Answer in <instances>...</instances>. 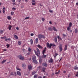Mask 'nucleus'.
<instances>
[{
  "label": "nucleus",
  "mask_w": 78,
  "mask_h": 78,
  "mask_svg": "<svg viewBox=\"0 0 78 78\" xmlns=\"http://www.w3.org/2000/svg\"><path fill=\"white\" fill-rule=\"evenodd\" d=\"M39 62L40 63V64H42V60H39Z\"/></svg>",
  "instance_id": "nucleus-43"
},
{
  "label": "nucleus",
  "mask_w": 78,
  "mask_h": 78,
  "mask_svg": "<svg viewBox=\"0 0 78 78\" xmlns=\"http://www.w3.org/2000/svg\"><path fill=\"white\" fill-rule=\"evenodd\" d=\"M5 9H6L4 7L2 9L3 13H5Z\"/></svg>",
  "instance_id": "nucleus-19"
},
{
  "label": "nucleus",
  "mask_w": 78,
  "mask_h": 78,
  "mask_svg": "<svg viewBox=\"0 0 78 78\" xmlns=\"http://www.w3.org/2000/svg\"><path fill=\"white\" fill-rule=\"evenodd\" d=\"M55 55L54 56V57L55 58H56V56H57V55H58V53H55Z\"/></svg>",
  "instance_id": "nucleus-30"
},
{
  "label": "nucleus",
  "mask_w": 78,
  "mask_h": 78,
  "mask_svg": "<svg viewBox=\"0 0 78 78\" xmlns=\"http://www.w3.org/2000/svg\"><path fill=\"white\" fill-rule=\"evenodd\" d=\"M6 46L7 48H9V45L8 44H7Z\"/></svg>",
  "instance_id": "nucleus-48"
},
{
  "label": "nucleus",
  "mask_w": 78,
  "mask_h": 78,
  "mask_svg": "<svg viewBox=\"0 0 78 78\" xmlns=\"http://www.w3.org/2000/svg\"><path fill=\"white\" fill-rule=\"evenodd\" d=\"M28 69L29 70H31L33 69V66L31 65H29L28 66Z\"/></svg>",
  "instance_id": "nucleus-6"
},
{
  "label": "nucleus",
  "mask_w": 78,
  "mask_h": 78,
  "mask_svg": "<svg viewBox=\"0 0 78 78\" xmlns=\"http://www.w3.org/2000/svg\"><path fill=\"white\" fill-rule=\"evenodd\" d=\"M60 72V70H58V72L57 73H55V74H58V73H59Z\"/></svg>",
  "instance_id": "nucleus-40"
},
{
  "label": "nucleus",
  "mask_w": 78,
  "mask_h": 78,
  "mask_svg": "<svg viewBox=\"0 0 78 78\" xmlns=\"http://www.w3.org/2000/svg\"><path fill=\"white\" fill-rule=\"evenodd\" d=\"M37 53H40V51L39 50V49L38 48H37Z\"/></svg>",
  "instance_id": "nucleus-28"
},
{
  "label": "nucleus",
  "mask_w": 78,
  "mask_h": 78,
  "mask_svg": "<svg viewBox=\"0 0 78 78\" xmlns=\"http://www.w3.org/2000/svg\"><path fill=\"white\" fill-rule=\"evenodd\" d=\"M13 72H12L11 73H10V75H13Z\"/></svg>",
  "instance_id": "nucleus-49"
},
{
  "label": "nucleus",
  "mask_w": 78,
  "mask_h": 78,
  "mask_svg": "<svg viewBox=\"0 0 78 78\" xmlns=\"http://www.w3.org/2000/svg\"><path fill=\"white\" fill-rule=\"evenodd\" d=\"M18 57L20 59H21V60H22L23 61L24 59V57H23L21 55H20L18 56Z\"/></svg>",
  "instance_id": "nucleus-3"
},
{
  "label": "nucleus",
  "mask_w": 78,
  "mask_h": 78,
  "mask_svg": "<svg viewBox=\"0 0 78 78\" xmlns=\"http://www.w3.org/2000/svg\"><path fill=\"white\" fill-rule=\"evenodd\" d=\"M6 36H5L4 37H1V39H5V38H6Z\"/></svg>",
  "instance_id": "nucleus-38"
},
{
  "label": "nucleus",
  "mask_w": 78,
  "mask_h": 78,
  "mask_svg": "<svg viewBox=\"0 0 78 78\" xmlns=\"http://www.w3.org/2000/svg\"><path fill=\"white\" fill-rule=\"evenodd\" d=\"M38 78H42V77L41 76H40L38 77Z\"/></svg>",
  "instance_id": "nucleus-64"
},
{
  "label": "nucleus",
  "mask_w": 78,
  "mask_h": 78,
  "mask_svg": "<svg viewBox=\"0 0 78 78\" xmlns=\"http://www.w3.org/2000/svg\"><path fill=\"white\" fill-rule=\"evenodd\" d=\"M7 19H8V20H11V17H10V16H8Z\"/></svg>",
  "instance_id": "nucleus-33"
},
{
  "label": "nucleus",
  "mask_w": 78,
  "mask_h": 78,
  "mask_svg": "<svg viewBox=\"0 0 78 78\" xmlns=\"http://www.w3.org/2000/svg\"><path fill=\"white\" fill-rule=\"evenodd\" d=\"M48 30L49 31H52V29H51V27H49L48 28Z\"/></svg>",
  "instance_id": "nucleus-31"
},
{
  "label": "nucleus",
  "mask_w": 78,
  "mask_h": 78,
  "mask_svg": "<svg viewBox=\"0 0 78 78\" xmlns=\"http://www.w3.org/2000/svg\"><path fill=\"white\" fill-rule=\"evenodd\" d=\"M53 30L54 31H58V30L56 29V27H53Z\"/></svg>",
  "instance_id": "nucleus-17"
},
{
  "label": "nucleus",
  "mask_w": 78,
  "mask_h": 78,
  "mask_svg": "<svg viewBox=\"0 0 78 78\" xmlns=\"http://www.w3.org/2000/svg\"><path fill=\"white\" fill-rule=\"evenodd\" d=\"M72 25V24L71 23H69V26L67 28V30L68 31H69V30L70 29V28H71Z\"/></svg>",
  "instance_id": "nucleus-4"
},
{
  "label": "nucleus",
  "mask_w": 78,
  "mask_h": 78,
  "mask_svg": "<svg viewBox=\"0 0 78 78\" xmlns=\"http://www.w3.org/2000/svg\"><path fill=\"white\" fill-rule=\"evenodd\" d=\"M37 47H38V48H41V49H42V48H43V47L40 46V45L39 44H38L37 46Z\"/></svg>",
  "instance_id": "nucleus-13"
},
{
  "label": "nucleus",
  "mask_w": 78,
  "mask_h": 78,
  "mask_svg": "<svg viewBox=\"0 0 78 78\" xmlns=\"http://www.w3.org/2000/svg\"><path fill=\"white\" fill-rule=\"evenodd\" d=\"M14 37L16 39H19V37L17 36L16 35L14 34L13 35Z\"/></svg>",
  "instance_id": "nucleus-11"
},
{
  "label": "nucleus",
  "mask_w": 78,
  "mask_h": 78,
  "mask_svg": "<svg viewBox=\"0 0 78 78\" xmlns=\"http://www.w3.org/2000/svg\"><path fill=\"white\" fill-rule=\"evenodd\" d=\"M11 28H12V26L11 25H9L8 27L9 30H11Z\"/></svg>",
  "instance_id": "nucleus-18"
},
{
  "label": "nucleus",
  "mask_w": 78,
  "mask_h": 78,
  "mask_svg": "<svg viewBox=\"0 0 78 78\" xmlns=\"http://www.w3.org/2000/svg\"><path fill=\"white\" fill-rule=\"evenodd\" d=\"M12 10H13V9L14 10H16V8H12Z\"/></svg>",
  "instance_id": "nucleus-59"
},
{
  "label": "nucleus",
  "mask_w": 78,
  "mask_h": 78,
  "mask_svg": "<svg viewBox=\"0 0 78 78\" xmlns=\"http://www.w3.org/2000/svg\"><path fill=\"white\" fill-rule=\"evenodd\" d=\"M30 36H34V34L33 33H32L30 34Z\"/></svg>",
  "instance_id": "nucleus-47"
},
{
  "label": "nucleus",
  "mask_w": 78,
  "mask_h": 78,
  "mask_svg": "<svg viewBox=\"0 0 78 78\" xmlns=\"http://www.w3.org/2000/svg\"><path fill=\"white\" fill-rule=\"evenodd\" d=\"M34 52H35V53H36L37 52V51H36V50H34Z\"/></svg>",
  "instance_id": "nucleus-61"
},
{
  "label": "nucleus",
  "mask_w": 78,
  "mask_h": 78,
  "mask_svg": "<svg viewBox=\"0 0 78 78\" xmlns=\"http://www.w3.org/2000/svg\"><path fill=\"white\" fill-rule=\"evenodd\" d=\"M30 44L32 45V44L33 43V40L32 39H31L30 40Z\"/></svg>",
  "instance_id": "nucleus-26"
},
{
  "label": "nucleus",
  "mask_w": 78,
  "mask_h": 78,
  "mask_svg": "<svg viewBox=\"0 0 78 78\" xmlns=\"http://www.w3.org/2000/svg\"><path fill=\"white\" fill-rule=\"evenodd\" d=\"M16 73L18 75L21 76V73H20V72L19 71H17Z\"/></svg>",
  "instance_id": "nucleus-10"
},
{
  "label": "nucleus",
  "mask_w": 78,
  "mask_h": 78,
  "mask_svg": "<svg viewBox=\"0 0 78 78\" xmlns=\"http://www.w3.org/2000/svg\"><path fill=\"white\" fill-rule=\"evenodd\" d=\"M33 61H34V62L35 64H37V60H34Z\"/></svg>",
  "instance_id": "nucleus-16"
},
{
  "label": "nucleus",
  "mask_w": 78,
  "mask_h": 78,
  "mask_svg": "<svg viewBox=\"0 0 78 78\" xmlns=\"http://www.w3.org/2000/svg\"><path fill=\"white\" fill-rule=\"evenodd\" d=\"M16 69L17 70H20V71L21 70V69H20L17 66L16 67Z\"/></svg>",
  "instance_id": "nucleus-36"
},
{
  "label": "nucleus",
  "mask_w": 78,
  "mask_h": 78,
  "mask_svg": "<svg viewBox=\"0 0 78 78\" xmlns=\"http://www.w3.org/2000/svg\"><path fill=\"white\" fill-rule=\"evenodd\" d=\"M48 62L49 63H53V60L51 58H50V60H49Z\"/></svg>",
  "instance_id": "nucleus-7"
},
{
  "label": "nucleus",
  "mask_w": 78,
  "mask_h": 78,
  "mask_svg": "<svg viewBox=\"0 0 78 78\" xmlns=\"http://www.w3.org/2000/svg\"><path fill=\"white\" fill-rule=\"evenodd\" d=\"M59 47L60 50L59 52H61V51H62V44H60L59 46Z\"/></svg>",
  "instance_id": "nucleus-5"
},
{
  "label": "nucleus",
  "mask_w": 78,
  "mask_h": 78,
  "mask_svg": "<svg viewBox=\"0 0 78 78\" xmlns=\"http://www.w3.org/2000/svg\"><path fill=\"white\" fill-rule=\"evenodd\" d=\"M71 48H72V49H74V46H72L71 47Z\"/></svg>",
  "instance_id": "nucleus-56"
},
{
  "label": "nucleus",
  "mask_w": 78,
  "mask_h": 78,
  "mask_svg": "<svg viewBox=\"0 0 78 78\" xmlns=\"http://www.w3.org/2000/svg\"><path fill=\"white\" fill-rule=\"evenodd\" d=\"M32 60L33 61L34 60H35V59H36V56H35V55H34L32 56Z\"/></svg>",
  "instance_id": "nucleus-9"
},
{
  "label": "nucleus",
  "mask_w": 78,
  "mask_h": 78,
  "mask_svg": "<svg viewBox=\"0 0 78 78\" xmlns=\"http://www.w3.org/2000/svg\"><path fill=\"white\" fill-rule=\"evenodd\" d=\"M23 52H24V53H25L26 52V50H25V49H23Z\"/></svg>",
  "instance_id": "nucleus-39"
},
{
  "label": "nucleus",
  "mask_w": 78,
  "mask_h": 78,
  "mask_svg": "<svg viewBox=\"0 0 78 78\" xmlns=\"http://www.w3.org/2000/svg\"><path fill=\"white\" fill-rule=\"evenodd\" d=\"M29 18H30V17L29 16L26 17L24 19V20H26V19H29Z\"/></svg>",
  "instance_id": "nucleus-37"
},
{
  "label": "nucleus",
  "mask_w": 78,
  "mask_h": 78,
  "mask_svg": "<svg viewBox=\"0 0 78 78\" xmlns=\"http://www.w3.org/2000/svg\"><path fill=\"white\" fill-rule=\"evenodd\" d=\"M35 55L37 56H39V55H38V53L37 52L35 53Z\"/></svg>",
  "instance_id": "nucleus-42"
},
{
  "label": "nucleus",
  "mask_w": 78,
  "mask_h": 78,
  "mask_svg": "<svg viewBox=\"0 0 78 78\" xmlns=\"http://www.w3.org/2000/svg\"><path fill=\"white\" fill-rule=\"evenodd\" d=\"M76 76L78 77V71L77 72L76 74Z\"/></svg>",
  "instance_id": "nucleus-52"
},
{
  "label": "nucleus",
  "mask_w": 78,
  "mask_h": 78,
  "mask_svg": "<svg viewBox=\"0 0 78 78\" xmlns=\"http://www.w3.org/2000/svg\"><path fill=\"white\" fill-rule=\"evenodd\" d=\"M45 20V18H42L41 19V20H42L43 22H44V20Z\"/></svg>",
  "instance_id": "nucleus-35"
},
{
  "label": "nucleus",
  "mask_w": 78,
  "mask_h": 78,
  "mask_svg": "<svg viewBox=\"0 0 78 78\" xmlns=\"http://www.w3.org/2000/svg\"><path fill=\"white\" fill-rule=\"evenodd\" d=\"M46 45H47V47L48 48H51V46H52V44H49V43H47L46 44Z\"/></svg>",
  "instance_id": "nucleus-2"
},
{
  "label": "nucleus",
  "mask_w": 78,
  "mask_h": 78,
  "mask_svg": "<svg viewBox=\"0 0 78 78\" xmlns=\"http://www.w3.org/2000/svg\"><path fill=\"white\" fill-rule=\"evenodd\" d=\"M16 29L17 30H19V27H16Z\"/></svg>",
  "instance_id": "nucleus-57"
},
{
  "label": "nucleus",
  "mask_w": 78,
  "mask_h": 78,
  "mask_svg": "<svg viewBox=\"0 0 78 78\" xmlns=\"http://www.w3.org/2000/svg\"><path fill=\"white\" fill-rule=\"evenodd\" d=\"M63 73H66V71H63Z\"/></svg>",
  "instance_id": "nucleus-63"
},
{
  "label": "nucleus",
  "mask_w": 78,
  "mask_h": 78,
  "mask_svg": "<svg viewBox=\"0 0 78 78\" xmlns=\"http://www.w3.org/2000/svg\"><path fill=\"white\" fill-rule=\"evenodd\" d=\"M28 51H29V52H31V49L29 47L28 48Z\"/></svg>",
  "instance_id": "nucleus-29"
},
{
  "label": "nucleus",
  "mask_w": 78,
  "mask_h": 78,
  "mask_svg": "<svg viewBox=\"0 0 78 78\" xmlns=\"http://www.w3.org/2000/svg\"><path fill=\"white\" fill-rule=\"evenodd\" d=\"M52 46H53V47H55L56 46V45L54 44H52Z\"/></svg>",
  "instance_id": "nucleus-51"
},
{
  "label": "nucleus",
  "mask_w": 78,
  "mask_h": 78,
  "mask_svg": "<svg viewBox=\"0 0 78 78\" xmlns=\"http://www.w3.org/2000/svg\"><path fill=\"white\" fill-rule=\"evenodd\" d=\"M18 44L19 45H21V41H19L18 42Z\"/></svg>",
  "instance_id": "nucleus-24"
},
{
  "label": "nucleus",
  "mask_w": 78,
  "mask_h": 78,
  "mask_svg": "<svg viewBox=\"0 0 78 78\" xmlns=\"http://www.w3.org/2000/svg\"><path fill=\"white\" fill-rule=\"evenodd\" d=\"M75 33H78V29L76 28L75 30Z\"/></svg>",
  "instance_id": "nucleus-32"
},
{
  "label": "nucleus",
  "mask_w": 78,
  "mask_h": 78,
  "mask_svg": "<svg viewBox=\"0 0 78 78\" xmlns=\"http://www.w3.org/2000/svg\"><path fill=\"white\" fill-rule=\"evenodd\" d=\"M32 5H36V3H35V2L32 3Z\"/></svg>",
  "instance_id": "nucleus-45"
},
{
  "label": "nucleus",
  "mask_w": 78,
  "mask_h": 78,
  "mask_svg": "<svg viewBox=\"0 0 78 78\" xmlns=\"http://www.w3.org/2000/svg\"><path fill=\"white\" fill-rule=\"evenodd\" d=\"M49 11L50 12H51V13L53 12V10H49Z\"/></svg>",
  "instance_id": "nucleus-53"
},
{
  "label": "nucleus",
  "mask_w": 78,
  "mask_h": 78,
  "mask_svg": "<svg viewBox=\"0 0 78 78\" xmlns=\"http://www.w3.org/2000/svg\"><path fill=\"white\" fill-rule=\"evenodd\" d=\"M62 36H63V37H66V35L64 34H62Z\"/></svg>",
  "instance_id": "nucleus-44"
},
{
  "label": "nucleus",
  "mask_w": 78,
  "mask_h": 78,
  "mask_svg": "<svg viewBox=\"0 0 78 78\" xmlns=\"http://www.w3.org/2000/svg\"><path fill=\"white\" fill-rule=\"evenodd\" d=\"M6 60H3L2 62V64H4V63H5V62H6Z\"/></svg>",
  "instance_id": "nucleus-27"
},
{
  "label": "nucleus",
  "mask_w": 78,
  "mask_h": 78,
  "mask_svg": "<svg viewBox=\"0 0 78 78\" xmlns=\"http://www.w3.org/2000/svg\"><path fill=\"white\" fill-rule=\"evenodd\" d=\"M57 37L58 38V39H59V38H60V37L59 36H58Z\"/></svg>",
  "instance_id": "nucleus-58"
},
{
  "label": "nucleus",
  "mask_w": 78,
  "mask_h": 78,
  "mask_svg": "<svg viewBox=\"0 0 78 78\" xmlns=\"http://www.w3.org/2000/svg\"><path fill=\"white\" fill-rule=\"evenodd\" d=\"M67 45H65V47L64 48V50H66L67 49Z\"/></svg>",
  "instance_id": "nucleus-23"
},
{
  "label": "nucleus",
  "mask_w": 78,
  "mask_h": 78,
  "mask_svg": "<svg viewBox=\"0 0 78 78\" xmlns=\"http://www.w3.org/2000/svg\"><path fill=\"white\" fill-rule=\"evenodd\" d=\"M38 37L39 39H41V38H43V39H45V37L44 35H42L41 34H40L38 35Z\"/></svg>",
  "instance_id": "nucleus-1"
},
{
  "label": "nucleus",
  "mask_w": 78,
  "mask_h": 78,
  "mask_svg": "<svg viewBox=\"0 0 78 78\" xmlns=\"http://www.w3.org/2000/svg\"><path fill=\"white\" fill-rule=\"evenodd\" d=\"M32 2H33V3H36V1L35 0H32Z\"/></svg>",
  "instance_id": "nucleus-46"
},
{
  "label": "nucleus",
  "mask_w": 78,
  "mask_h": 78,
  "mask_svg": "<svg viewBox=\"0 0 78 78\" xmlns=\"http://www.w3.org/2000/svg\"><path fill=\"white\" fill-rule=\"evenodd\" d=\"M43 55L42 56L43 58H46V57H47V55H44V54H43Z\"/></svg>",
  "instance_id": "nucleus-20"
},
{
  "label": "nucleus",
  "mask_w": 78,
  "mask_h": 78,
  "mask_svg": "<svg viewBox=\"0 0 78 78\" xmlns=\"http://www.w3.org/2000/svg\"><path fill=\"white\" fill-rule=\"evenodd\" d=\"M37 75L35 74L34 76V78H37Z\"/></svg>",
  "instance_id": "nucleus-34"
},
{
  "label": "nucleus",
  "mask_w": 78,
  "mask_h": 78,
  "mask_svg": "<svg viewBox=\"0 0 78 78\" xmlns=\"http://www.w3.org/2000/svg\"><path fill=\"white\" fill-rule=\"evenodd\" d=\"M43 65L45 67H47V64L45 62L44 63H43Z\"/></svg>",
  "instance_id": "nucleus-25"
},
{
  "label": "nucleus",
  "mask_w": 78,
  "mask_h": 78,
  "mask_svg": "<svg viewBox=\"0 0 78 78\" xmlns=\"http://www.w3.org/2000/svg\"><path fill=\"white\" fill-rule=\"evenodd\" d=\"M55 42H57V38L56 37L55 38Z\"/></svg>",
  "instance_id": "nucleus-55"
},
{
  "label": "nucleus",
  "mask_w": 78,
  "mask_h": 78,
  "mask_svg": "<svg viewBox=\"0 0 78 78\" xmlns=\"http://www.w3.org/2000/svg\"><path fill=\"white\" fill-rule=\"evenodd\" d=\"M49 23L50 24H52V23H51V21H49Z\"/></svg>",
  "instance_id": "nucleus-62"
},
{
  "label": "nucleus",
  "mask_w": 78,
  "mask_h": 78,
  "mask_svg": "<svg viewBox=\"0 0 78 78\" xmlns=\"http://www.w3.org/2000/svg\"><path fill=\"white\" fill-rule=\"evenodd\" d=\"M13 75H14V76H17V74H16V72H15L14 73Z\"/></svg>",
  "instance_id": "nucleus-41"
},
{
  "label": "nucleus",
  "mask_w": 78,
  "mask_h": 78,
  "mask_svg": "<svg viewBox=\"0 0 78 78\" xmlns=\"http://www.w3.org/2000/svg\"><path fill=\"white\" fill-rule=\"evenodd\" d=\"M38 38H36L35 39V44H37V42H38Z\"/></svg>",
  "instance_id": "nucleus-12"
},
{
  "label": "nucleus",
  "mask_w": 78,
  "mask_h": 78,
  "mask_svg": "<svg viewBox=\"0 0 78 78\" xmlns=\"http://www.w3.org/2000/svg\"><path fill=\"white\" fill-rule=\"evenodd\" d=\"M11 15H13V14H14V12H11Z\"/></svg>",
  "instance_id": "nucleus-50"
},
{
  "label": "nucleus",
  "mask_w": 78,
  "mask_h": 78,
  "mask_svg": "<svg viewBox=\"0 0 78 78\" xmlns=\"http://www.w3.org/2000/svg\"><path fill=\"white\" fill-rule=\"evenodd\" d=\"M36 71H33L32 72V75H35V74H36Z\"/></svg>",
  "instance_id": "nucleus-15"
},
{
  "label": "nucleus",
  "mask_w": 78,
  "mask_h": 78,
  "mask_svg": "<svg viewBox=\"0 0 78 78\" xmlns=\"http://www.w3.org/2000/svg\"><path fill=\"white\" fill-rule=\"evenodd\" d=\"M46 49H47L46 48H44V49L42 51L43 55H44V53H45V51H46Z\"/></svg>",
  "instance_id": "nucleus-8"
},
{
  "label": "nucleus",
  "mask_w": 78,
  "mask_h": 78,
  "mask_svg": "<svg viewBox=\"0 0 78 78\" xmlns=\"http://www.w3.org/2000/svg\"><path fill=\"white\" fill-rule=\"evenodd\" d=\"M3 31H3V30H0V34H2L3 33Z\"/></svg>",
  "instance_id": "nucleus-21"
},
{
  "label": "nucleus",
  "mask_w": 78,
  "mask_h": 78,
  "mask_svg": "<svg viewBox=\"0 0 78 78\" xmlns=\"http://www.w3.org/2000/svg\"><path fill=\"white\" fill-rule=\"evenodd\" d=\"M46 69L45 68H42V70H43V72H45V70Z\"/></svg>",
  "instance_id": "nucleus-22"
},
{
  "label": "nucleus",
  "mask_w": 78,
  "mask_h": 78,
  "mask_svg": "<svg viewBox=\"0 0 78 78\" xmlns=\"http://www.w3.org/2000/svg\"><path fill=\"white\" fill-rule=\"evenodd\" d=\"M22 67L24 69H26V65L25 64H22Z\"/></svg>",
  "instance_id": "nucleus-14"
},
{
  "label": "nucleus",
  "mask_w": 78,
  "mask_h": 78,
  "mask_svg": "<svg viewBox=\"0 0 78 78\" xmlns=\"http://www.w3.org/2000/svg\"><path fill=\"white\" fill-rule=\"evenodd\" d=\"M30 55V53L28 52L27 53V55Z\"/></svg>",
  "instance_id": "nucleus-54"
},
{
  "label": "nucleus",
  "mask_w": 78,
  "mask_h": 78,
  "mask_svg": "<svg viewBox=\"0 0 78 78\" xmlns=\"http://www.w3.org/2000/svg\"><path fill=\"white\" fill-rule=\"evenodd\" d=\"M69 30L70 31V33H72V30H70V29H69Z\"/></svg>",
  "instance_id": "nucleus-60"
}]
</instances>
